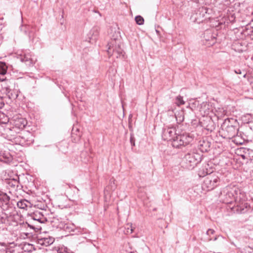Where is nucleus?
<instances>
[{"instance_id": "f704fd0d", "label": "nucleus", "mask_w": 253, "mask_h": 253, "mask_svg": "<svg viewBox=\"0 0 253 253\" xmlns=\"http://www.w3.org/2000/svg\"><path fill=\"white\" fill-rule=\"evenodd\" d=\"M243 77H246V74H245Z\"/></svg>"}, {"instance_id": "f8f14e48", "label": "nucleus", "mask_w": 253, "mask_h": 253, "mask_svg": "<svg viewBox=\"0 0 253 253\" xmlns=\"http://www.w3.org/2000/svg\"><path fill=\"white\" fill-rule=\"evenodd\" d=\"M10 197L6 193L0 191V202L2 203V205L5 204L7 205L9 202Z\"/></svg>"}, {"instance_id": "7ed1b4c3", "label": "nucleus", "mask_w": 253, "mask_h": 253, "mask_svg": "<svg viewBox=\"0 0 253 253\" xmlns=\"http://www.w3.org/2000/svg\"><path fill=\"white\" fill-rule=\"evenodd\" d=\"M202 160L200 154L190 152L186 154L183 159L184 167L187 169H193Z\"/></svg>"}, {"instance_id": "6e6552de", "label": "nucleus", "mask_w": 253, "mask_h": 253, "mask_svg": "<svg viewBox=\"0 0 253 253\" xmlns=\"http://www.w3.org/2000/svg\"><path fill=\"white\" fill-rule=\"evenodd\" d=\"M176 134L175 128L168 127L163 129L162 137L164 140L171 141Z\"/></svg>"}, {"instance_id": "f03ea898", "label": "nucleus", "mask_w": 253, "mask_h": 253, "mask_svg": "<svg viewBox=\"0 0 253 253\" xmlns=\"http://www.w3.org/2000/svg\"><path fill=\"white\" fill-rule=\"evenodd\" d=\"M205 175L208 176L205 178L203 186L208 189V190L213 189L219 183V178L217 173L213 172V170L206 169Z\"/></svg>"}, {"instance_id": "ddd939ff", "label": "nucleus", "mask_w": 253, "mask_h": 253, "mask_svg": "<svg viewBox=\"0 0 253 253\" xmlns=\"http://www.w3.org/2000/svg\"><path fill=\"white\" fill-rule=\"evenodd\" d=\"M54 241V239L52 237L44 238L41 240V244L45 246H48L53 244Z\"/></svg>"}, {"instance_id": "473e14b6", "label": "nucleus", "mask_w": 253, "mask_h": 253, "mask_svg": "<svg viewBox=\"0 0 253 253\" xmlns=\"http://www.w3.org/2000/svg\"><path fill=\"white\" fill-rule=\"evenodd\" d=\"M80 135H79V136H78V139H79V138H80Z\"/></svg>"}, {"instance_id": "f3484780", "label": "nucleus", "mask_w": 253, "mask_h": 253, "mask_svg": "<svg viewBox=\"0 0 253 253\" xmlns=\"http://www.w3.org/2000/svg\"><path fill=\"white\" fill-rule=\"evenodd\" d=\"M7 67L4 62H0V74L4 75L7 72Z\"/></svg>"}, {"instance_id": "bb28decb", "label": "nucleus", "mask_w": 253, "mask_h": 253, "mask_svg": "<svg viewBox=\"0 0 253 253\" xmlns=\"http://www.w3.org/2000/svg\"><path fill=\"white\" fill-rule=\"evenodd\" d=\"M214 233V231L213 229H209L207 231V234L208 235H210L211 234H213Z\"/></svg>"}, {"instance_id": "dca6fc26", "label": "nucleus", "mask_w": 253, "mask_h": 253, "mask_svg": "<svg viewBox=\"0 0 253 253\" xmlns=\"http://www.w3.org/2000/svg\"><path fill=\"white\" fill-rule=\"evenodd\" d=\"M19 182L14 179H10L7 182L8 186L15 189L18 186Z\"/></svg>"}, {"instance_id": "f257e3e1", "label": "nucleus", "mask_w": 253, "mask_h": 253, "mask_svg": "<svg viewBox=\"0 0 253 253\" xmlns=\"http://www.w3.org/2000/svg\"><path fill=\"white\" fill-rule=\"evenodd\" d=\"M108 54L116 58L124 56V51L121 47V42L119 39H111L108 44Z\"/></svg>"}, {"instance_id": "39448f33", "label": "nucleus", "mask_w": 253, "mask_h": 253, "mask_svg": "<svg viewBox=\"0 0 253 253\" xmlns=\"http://www.w3.org/2000/svg\"><path fill=\"white\" fill-rule=\"evenodd\" d=\"M238 192L237 187L230 185L225 187L221 193L225 197V202L227 203H230L236 200Z\"/></svg>"}, {"instance_id": "aec40b11", "label": "nucleus", "mask_w": 253, "mask_h": 253, "mask_svg": "<svg viewBox=\"0 0 253 253\" xmlns=\"http://www.w3.org/2000/svg\"><path fill=\"white\" fill-rule=\"evenodd\" d=\"M175 104L178 106L185 104V101L183 99V97L180 95L177 96L175 98Z\"/></svg>"}, {"instance_id": "423d86ee", "label": "nucleus", "mask_w": 253, "mask_h": 253, "mask_svg": "<svg viewBox=\"0 0 253 253\" xmlns=\"http://www.w3.org/2000/svg\"><path fill=\"white\" fill-rule=\"evenodd\" d=\"M230 119H226L222 125V127L225 128L227 133L228 138H232L235 136L238 131V129L236 128L235 126L230 124ZM231 120L233 121V119H231Z\"/></svg>"}, {"instance_id": "0eeeda50", "label": "nucleus", "mask_w": 253, "mask_h": 253, "mask_svg": "<svg viewBox=\"0 0 253 253\" xmlns=\"http://www.w3.org/2000/svg\"><path fill=\"white\" fill-rule=\"evenodd\" d=\"M18 58L21 62L25 63L27 66H31L35 63V61L32 57V55L29 51L23 52L19 55Z\"/></svg>"}, {"instance_id": "b1692460", "label": "nucleus", "mask_w": 253, "mask_h": 253, "mask_svg": "<svg viewBox=\"0 0 253 253\" xmlns=\"http://www.w3.org/2000/svg\"><path fill=\"white\" fill-rule=\"evenodd\" d=\"M91 32L92 33V36L90 38V39L92 40L95 41L98 35V32L97 31V30L93 29L91 31Z\"/></svg>"}, {"instance_id": "72a5a7b5", "label": "nucleus", "mask_w": 253, "mask_h": 253, "mask_svg": "<svg viewBox=\"0 0 253 253\" xmlns=\"http://www.w3.org/2000/svg\"><path fill=\"white\" fill-rule=\"evenodd\" d=\"M75 188H76L77 189L78 191H79V189H78L76 187H75Z\"/></svg>"}, {"instance_id": "c756f323", "label": "nucleus", "mask_w": 253, "mask_h": 253, "mask_svg": "<svg viewBox=\"0 0 253 253\" xmlns=\"http://www.w3.org/2000/svg\"><path fill=\"white\" fill-rule=\"evenodd\" d=\"M24 29H24V31L25 33V34H27V30H26V29H27V27L25 26V27H24Z\"/></svg>"}, {"instance_id": "7c9ffc66", "label": "nucleus", "mask_w": 253, "mask_h": 253, "mask_svg": "<svg viewBox=\"0 0 253 253\" xmlns=\"http://www.w3.org/2000/svg\"><path fill=\"white\" fill-rule=\"evenodd\" d=\"M206 40L207 41H209V40H210V39H207V38H206Z\"/></svg>"}, {"instance_id": "9d476101", "label": "nucleus", "mask_w": 253, "mask_h": 253, "mask_svg": "<svg viewBox=\"0 0 253 253\" xmlns=\"http://www.w3.org/2000/svg\"><path fill=\"white\" fill-rule=\"evenodd\" d=\"M9 84L10 81L5 78H0V85L1 87V91L6 94L9 93L11 90L9 85Z\"/></svg>"}, {"instance_id": "cd10ccee", "label": "nucleus", "mask_w": 253, "mask_h": 253, "mask_svg": "<svg viewBox=\"0 0 253 253\" xmlns=\"http://www.w3.org/2000/svg\"><path fill=\"white\" fill-rule=\"evenodd\" d=\"M234 72L237 74H242V72L240 69H236L234 70Z\"/></svg>"}, {"instance_id": "2f4dec72", "label": "nucleus", "mask_w": 253, "mask_h": 253, "mask_svg": "<svg viewBox=\"0 0 253 253\" xmlns=\"http://www.w3.org/2000/svg\"><path fill=\"white\" fill-rule=\"evenodd\" d=\"M217 239V238L215 237L214 239V240L215 241Z\"/></svg>"}, {"instance_id": "2eb2a0df", "label": "nucleus", "mask_w": 253, "mask_h": 253, "mask_svg": "<svg viewBox=\"0 0 253 253\" xmlns=\"http://www.w3.org/2000/svg\"><path fill=\"white\" fill-rule=\"evenodd\" d=\"M219 8L221 10L225 9L230 4L229 0H219Z\"/></svg>"}, {"instance_id": "a878e982", "label": "nucleus", "mask_w": 253, "mask_h": 253, "mask_svg": "<svg viewBox=\"0 0 253 253\" xmlns=\"http://www.w3.org/2000/svg\"><path fill=\"white\" fill-rule=\"evenodd\" d=\"M134 141L135 139L134 137L132 135H131L130 138V142L132 146H135Z\"/></svg>"}, {"instance_id": "412c9836", "label": "nucleus", "mask_w": 253, "mask_h": 253, "mask_svg": "<svg viewBox=\"0 0 253 253\" xmlns=\"http://www.w3.org/2000/svg\"><path fill=\"white\" fill-rule=\"evenodd\" d=\"M63 228L68 232L74 231L75 226L73 224H65L63 226Z\"/></svg>"}, {"instance_id": "a211bd4d", "label": "nucleus", "mask_w": 253, "mask_h": 253, "mask_svg": "<svg viewBox=\"0 0 253 253\" xmlns=\"http://www.w3.org/2000/svg\"><path fill=\"white\" fill-rule=\"evenodd\" d=\"M28 201L26 200H21L17 202V205L19 208L24 209L27 207V203Z\"/></svg>"}, {"instance_id": "6ab92c4d", "label": "nucleus", "mask_w": 253, "mask_h": 253, "mask_svg": "<svg viewBox=\"0 0 253 253\" xmlns=\"http://www.w3.org/2000/svg\"><path fill=\"white\" fill-rule=\"evenodd\" d=\"M133 231V228L132 224H127L125 227V231H124L125 234H131Z\"/></svg>"}, {"instance_id": "c85d7f7f", "label": "nucleus", "mask_w": 253, "mask_h": 253, "mask_svg": "<svg viewBox=\"0 0 253 253\" xmlns=\"http://www.w3.org/2000/svg\"><path fill=\"white\" fill-rule=\"evenodd\" d=\"M90 157H89L88 159H87L86 160H85V159H84V160H83V161L85 163H89L90 162Z\"/></svg>"}, {"instance_id": "9b49d317", "label": "nucleus", "mask_w": 253, "mask_h": 253, "mask_svg": "<svg viewBox=\"0 0 253 253\" xmlns=\"http://www.w3.org/2000/svg\"><path fill=\"white\" fill-rule=\"evenodd\" d=\"M12 160L11 155L8 152L1 151L0 154V161L6 163L10 162Z\"/></svg>"}, {"instance_id": "4be33fe9", "label": "nucleus", "mask_w": 253, "mask_h": 253, "mask_svg": "<svg viewBox=\"0 0 253 253\" xmlns=\"http://www.w3.org/2000/svg\"><path fill=\"white\" fill-rule=\"evenodd\" d=\"M57 252L58 253H73L70 250L64 246L59 248Z\"/></svg>"}, {"instance_id": "393cba45", "label": "nucleus", "mask_w": 253, "mask_h": 253, "mask_svg": "<svg viewBox=\"0 0 253 253\" xmlns=\"http://www.w3.org/2000/svg\"><path fill=\"white\" fill-rule=\"evenodd\" d=\"M110 187V189L112 191H114L116 189L115 180L114 179H111L110 181V185L109 188Z\"/></svg>"}, {"instance_id": "4468645a", "label": "nucleus", "mask_w": 253, "mask_h": 253, "mask_svg": "<svg viewBox=\"0 0 253 253\" xmlns=\"http://www.w3.org/2000/svg\"><path fill=\"white\" fill-rule=\"evenodd\" d=\"M199 149L203 152H207L210 147L209 142L207 141H203L200 142Z\"/></svg>"}, {"instance_id": "5701e85b", "label": "nucleus", "mask_w": 253, "mask_h": 253, "mask_svg": "<svg viewBox=\"0 0 253 253\" xmlns=\"http://www.w3.org/2000/svg\"><path fill=\"white\" fill-rule=\"evenodd\" d=\"M135 20L136 23L139 25H142L144 23V19L140 15L136 16L135 18Z\"/></svg>"}, {"instance_id": "1a4fd4ad", "label": "nucleus", "mask_w": 253, "mask_h": 253, "mask_svg": "<svg viewBox=\"0 0 253 253\" xmlns=\"http://www.w3.org/2000/svg\"><path fill=\"white\" fill-rule=\"evenodd\" d=\"M211 109V106L210 104L207 102H204L200 105L199 111L202 116H205L209 114Z\"/></svg>"}, {"instance_id": "20e7f679", "label": "nucleus", "mask_w": 253, "mask_h": 253, "mask_svg": "<svg viewBox=\"0 0 253 253\" xmlns=\"http://www.w3.org/2000/svg\"><path fill=\"white\" fill-rule=\"evenodd\" d=\"M192 140V138L187 133L176 134L171 140L172 147L179 148L189 144Z\"/></svg>"}]
</instances>
